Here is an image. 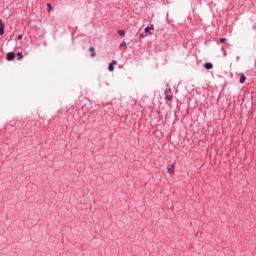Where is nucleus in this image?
I'll list each match as a JSON object with an SVG mask.
<instances>
[{"instance_id":"nucleus-1","label":"nucleus","mask_w":256,"mask_h":256,"mask_svg":"<svg viewBox=\"0 0 256 256\" xmlns=\"http://www.w3.org/2000/svg\"><path fill=\"white\" fill-rule=\"evenodd\" d=\"M145 37H149V35H153V33L151 31H155V26L151 25L149 27L145 28Z\"/></svg>"},{"instance_id":"nucleus-2","label":"nucleus","mask_w":256,"mask_h":256,"mask_svg":"<svg viewBox=\"0 0 256 256\" xmlns=\"http://www.w3.org/2000/svg\"><path fill=\"white\" fill-rule=\"evenodd\" d=\"M165 96L167 101H171V99H173V95H171V88L165 90Z\"/></svg>"},{"instance_id":"nucleus-3","label":"nucleus","mask_w":256,"mask_h":256,"mask_svg":"<svg viewBox=\"0 0 256 256\" xmlns=\"http://www.w3.org/2000/svg\"><path fill=\"white\" fill-rule=\"evenodd\" d=\"M13 59H15V53L9 52L7 54V61H13Z\"/></svg>"},{"instance_id":"nucleus-4","label":"nucleus","mask_w":256,"mask_h":256,"mask_svg":"<svg viewBox=\"0 0 256 256\" xmlns=\"http://www.w3.org/2000/svg\"><path fill=\"white\" fill-rule=\"evenodd\" d=\"M89 51L91 52L90 57H96L97 53H95V47L91 46L89 48Z\"/></svg>"},{"instance_id":"nucleus-5","label":"nucleus","mask_w":256,"mask_h":256,"mask_svg":"<svg viewBox=\"0 0 256 256\" xmlns=\"http://www.w3.org/2000/svg\"><path fill=\"white\" fill-rule=\"evenodd\" d=\"M205 69H213V64L210 63V62H207L205 65H204Z\"/></svg>"},{"instance_id":"nucleus-6","label":"nucleus","mask_w":256,"mask_h":256,"mask_svg":"<svg viewBox=\"0 0 256 256\" xmlns=\"http://www.w3.org/2000/svg\"><path fill=\"white\" fill-rule=\"evenodd\" d=\"M168 173H169V175H173V173H175L174 166H171L170 168H168Z\"/></svg>"},{"instance_id":"nucleus-7","label":"nucleus","mask_w":256,"mask_h":256,"mask_svg":"<svg viewBox=\"0 0 256 256\" xmlns=\"http://www.w3.org/2000/svg\"><path fill=\"white\" fill-rule=\"evenodd\" d=\"M246 77H245V74H241V76H240V83H245V81H246Z\"/></svg>"},{"instance_id":"nucleus-8","label":"nucleus","mask_w":256,"mask_h":256,"mask_svg":"<svg viewBox=\"0 0 256 256\" xmlns=\"http://www.w3.org/2000/svg\"><path fill=\"white\" fill-rule=\"evenodd\" d=\"M5 33V25L0 26V35Z\"/></svg>"},{"instance_id":"nucleus-9","label":"nucleus","mask_w":256,"mask_h":256,"mask_svg":"<svg viewBox=\"0 0 256 256\" xmlns=\"http://www.w3.org/2000/svg\"><path fill=\"white\" fill-rule=\"evenodd\" d=\"M47 11L48 13H51V11H53V6H51V4H47Z\"/></svg>"},{"instance_id":"nucleus-10","label":"nucleus","mask_w":256,"mask_h":256,"mask_svg":"<svg viewBox=\"0 0 256 256\" xmlns=\"http://www.w3.org/2000/svg\"><path fill=\"white\" fill-rule=\"evenodd\" d=\"M118 35H120V37H125V30H119Z\"/></svg>"},{"instance_id":"nucleus-11","label":"nucleus","mask_w":256,"mask_h":256,"mask_svg":"<svg viewBox=\"0 0 256 256\" xmlns=\"http://www.w3.org/2000/svg\"><path fill=\"white\" fill-rule=\"evenodd\" d=\"M17 59H18V61H21V59H23V53H21V52H18L17 53Z\"/></svg>"},{"instance_id":"nucleus-12","label":"nucleus","mask_w":256,"mask_h":256,"mask_svg":"<svg viewBox=\"0 0 256 256\" xmlns=\"http://www.w3.org/2000/svg\"><path fill=\"white\" fill-rule=\"evenodd\" d=\"M108 70L109 71H115V67H113V64H109V66H108Z\"/></svg>"},{"instance_id":"nucleus-13","label":"nucleus","mask_w":256,"mask_h":256,"mask_svg":"<svg viewBox=\"0 0 256 256\" xmlns=\"http://www.w3.org/2000/svg\"><path fill=\"white\" fill-rule=\"evenodd\" d=\"M227 41V38H220V43H225Z\"/></svg>"},{"instance_id":"nucleus-14","label":"nucleus","mask_w":256,"mask_h":256,"mask_svg":"<svg viewBox=\"0 0 256 256\" xmlns=\"http://www.w3.org/2000/svg\"><path fill=\"white\" fill-rule=\"evenodd\" d=\"M120 47H127V43H126V42H122V43L120 44Z\"/></svg>"},{"instance_id":"nucleus-15","label":"nucleus","mask_w":256,"mask_h":256,"mask_svg":"<svg viewBox=\"0 0 256 256\" xmlns=\"http://www.w3.org/2000/svg\"><path fill=\"white\" fill-rule=\"evenodd\" d=\"M112 65H117V61L113 60L112 63H110Z\"/></svg>"},{"instance_id":"nucleus-16","label":"nucleus","mask_w":256,"mask_h":256,"mask_svg":"<svg viewBox=\"0 0 256 256\" xmlns=\"http://www.w3.org/2000/svg\"><path fill=\"white\" fill-rule=\"evenodd\" d=\"M18 39L19 40L23 39V35H18Z\"/></svg>"},{"instance_id":"nucleus-17","label":"nucleus","mask_w":256,"mask_h":256,"mask_svg":"<svg viewBox=\"0 0 256 256\" xmlns=\"http://www.w3.org/2000/svg\"><path fill=\"white\" fill-rule=\"evenodd\" d=\"M2 25H5V24H3V20L0 19V27H1Z\"/></svg>"},{"instance_id":"nucleus-18","label":"nucleus","mask_w":256,"mask_h":256,"mask_svg":"<svg viewBox=\"0 0 256 256\" xmlns=\"http://www.w3.org/2000/svg\"><path fill=\"white\" fill-rule=\"evenodd\" d=\"M143 37H145V36H143V34H141V35H140V38L143 39Z\"/></svg>"},{"instance_id":"nucleus-19","label":"nucleus","mask_w":256,"mask_h":256,"mask_svg":"<svg viewBox=\"0 0 256 256\" xmlns=\"http://www.w3.org/2000/svg\"><path fill=\"white\" fill-rule=\"evenodd\" d=\"M224 56H227V51H224Z\"/></svg>"},{"instance_id":"nucleus-20","label":"nucleus","mask_w":256,"mask_h":256,"mask_svg":"<svg viewBox=\"0 0 256 256\" xmlns=\"http://www.w3.org/2000/svg\"><path fill=\"white\" fill-rule=\"evenodd\" d=\"M236 59H237V61H239V56H238V57H236Z\"/></svg>"}]
</instances>
